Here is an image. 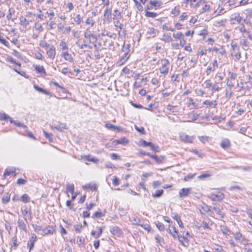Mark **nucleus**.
I'll use <instances>...</instances> for the list:
<instances>
[{
    "label": "nucleus",
    "mask_w": 252,
    "mask_h": 252,
    "mask_svg": "<svg viewBox=\"0 0 252 252\" xmlns=\"http://www.w3.org/2000/svg\"><path fill=\"white\" fill-rule=\"evenodd\" d=\"M57 67L59 68V71L61 72L64 74H67L71 73L70 69L68 67H63L62 69L60 68V64L57 65Z\"/></svg>",
    "instance_id": "nucleus-30"
},
{
    "label": "nucleus",
    "mask_w": 252,
    "mask_h": 252,
    "mask_svg": "<svg viewBox=\"0 0 252 252\" xmlns=\"http://www.w3.org/2000/svg\"><path fill=\"white\" fill-rule=\"evenodd\" d=\"M20 24L21 25L26 26L29 24V21L24 17H21L20 18Z\"/></svg>",
    "instance_id": "nucleus-53"
},
{
    "label": "nucleus",
    "mask_w": 252,
    "mask_h": 252,
    "mask_svg": "<svg viewBox=\"0 0 252 252\" xmlns=\"http://www.w3.org/2000/svg\"><path fill=\"white\" fill-rule=\"evenodd\" d=\"M113 19L114 20L120 19L121 17V13L118 9L115 10L113 13Z\"/></svg>",
    "instance_id": "nucleus-33"
},
{
    "label": "nucleus",
    "mask_w": 252,
    "mask_h": 252,
    "mask_svg": "<svg viewBox=\"0 0 252 252\" xmlns=\"http://www.w3.org/2000/svg\"><path fill=\"white\" fill-rule=\"evenodd\" d=\"M150 3L152 4L153 7H160L162 4V2L158 0H151L150 1Z\"/></svg>",
    "instance_id": "nucleus-39"
},
{
    "label": "nucleus",
    "mask_w": 252,
    "mask_h": 252,
    "mask_svg": "<svg viewBox=\"0 0 252 252\" xmlns=\"http://www.w3.org/2000/svg\"><path fill=\"white\" fill-rule=\"evenodd\" d=\"M162 40L167 42H170L172 41V38L170 35L167 34H163Z\"/></svg>",
    "instance_id": "nucleus-44"
},
{
    "label": "nucleus",
    "mask_w": 252,
    "mask_h": 252,
    "mask_svg": "<svg viewBox=\"0 0 252 252\" xmlns=\"http://www.w3.org/2000/svg\"><path fill=\"white\" fill-rule=\"evenodd\" d=\"M249 42L245 39H242L240 40V44L242 45L243 49L246 51L249 49Z\"/></svg>",
    "instance_id": "nucleus-27"
},
{
    "label": "nucleus",
    "mask_w": 252,
    "mask_h": 252,
    "mask_svg": "<svg viewBox=\"0 0 252 252\" xmlns=\"http://www.w3.org/2000/svg\"><path fill=\"white\" fill-rule=\"evenodd\" d=\"M237 87L239 89L238 91L245 89L244 82L243 80H242L241 81H240V82L238 83L237 84Z\"/></svg>",
    "instance_id": "nucleus-63"
},
{
    "label": "nucleus",
    "mask_w": 252,
    "mask_h": 252,
    "mask_svg": "<svg viewBox=\"0 0 252 252\" xmlns=\"http://www.w3.org/2000/svg\"><path fill=\"white\" fill-rule=\"evenodd\" d=\"M34 88L36 90H37L41 93H42L46 95H49L50 96H52V94H51V93L50 92H49L36 86V85H34Z\"/></svg>",
    "instance_id": "nucleus-24"
},
{
    "label": "nucleus",
    "mask_w": 252,
    "mask_h": 252,
    "mask_svg": "<svg viewBox=\"0 0 252 252\" xmlns=\"http://www.w3.org/2000/svg\"><path fill=\"white\" fill-rule=\"evenodd\" d=\"M213 3L210 1H206V0H200L198 2L199 5L202 6L203 12H209L211 9Z\"/></svg>",
    "instance_id": "nucleus-4"
},
{
    "label": "nucleus",
    "mask_w": 252,
    "mask_h": 252,
    "mask_svg": "<svg viewBox=\"0 0 252 252\" xmlns=\"http://www.w3.org/2000/svg\"><path fill=\"white\" fill-rule=\"evenodd\" d=\"M0 42L7 47H9V42L6 41L2 36L0 35Z\"/></svg>",
    "instance_id": "nucleus-58"
},
{
    "label": "nucleus",
    "mask_w": 252,
    "mask_h": 252,
    "mask_svg": "<svg viewBox=\"0 0 252 252\" xmlns=\"http://www.w3.org/2000/svg\"><path fill=\"white\" fill-rule=\"evenodd\" d=\"M51 127L52 129H56L60 131H62L63 129H67L65 123H59L57 126H52Z\"/></svg>",
    "instance_id": "nucleus-18"
},
{
    "label": "nucleus",
    "mask_w": 252,
    "mask_h": 252,
    "mask_svg": "<svg viewBox=\"0 0 252 252\" xmlns=\"http://www.w3.org/2000/svg\"><path fill=\"white\" fill-rule=\"evenodd\" d=\"M94 21L93 18V17H89L87 19L86 21V24L90 26V27H92L94 26Z\"/></svg>",
    "instance_id": "nucleus-43"
},
{
    "label": "nucleus",
    "mask_w": 252,
    "mask_h": 252,
    "mask_svg": "<svg viewBox=\"0 0 252 252\" xmlns=\"http://www.w3.org/2000/svg\"><path fill=\"white\" fill-rule=\"evenodd\" d=\"M199 139L201 142L208 141L212 140V139L210 137L206 136H199Z\"/></svg>",
    "instance_id": "nucleus-57"
},
{
    "label": "nucleus",
    "mask_w": 252,
    "mask_h": 252,
    "mask_svg": "<svg viewBox=\"0 0 252 252\" xmlns=\"http://www.w3.org/2000/svg\"><path fill=\"white\" fill-rule=\"evenodd\" d=\"M74 190V185L73 184H67L66 187V191L70 192L72 194H73Z\"/></svg>",
    "instance_id": "nucleus-31"
},
{
    "label": "nucleus",
    "mask_w": 252,
    "mask_h": 252,
    "mask_svg": "<svg viewBox=\"0 0 252 252\" xmlns=\"http://www.w3.org/2000/svg\"><path fill=\"white\" fill-rule=\"evenodd\" d=\"M55 231V229L53 226H48L46 227L45 228L43 229L42 234L44 235H48V234H52Z\"/></svg>",
    "instance_id": "nucleus-17"
},
{
    "label": "nucleus",
    "mask_w": 252,
    "mask_h": 252,
    "mask_svg": "<svg viewBox=\"0 0 252 252\" xmlns=\"http://www.w3.org/2000/svg\"><path fill=\"white\" fill-rule=\"evenodd\" d=\"M130 45L127 44L124 46L122 51L125 52L123 57L120 59L118 63L119 66L124 64L129 58L130 54L129 53Z\"/></svg>",
    "instance_id": "nucleus-1"
},
{
    "label": "nucleus",
    "mask_w": 252,
    "mask_h": 252,
    "mask_svg": "<svg viewBox=\"0 0 252 252\" xmlns=\"http://www.w3.org/2000/svg\"><path fill=\"white\" fill-rule=\"evenodd\" d=\"M180 139L183 142H192L194 140L195 136H188L185 133L180 134Z\"/></svg>",
    "instance_id": "nucleus-8"
},
{
    "label": "nucleus",
    "mask_w": 252,
    "mask_h": 252,
    "mask_svg": "<svg viewBox=\"0 0 252 252\" xmlns=\"http://www.w3.org/2000/svg\"><path fill=\"white\" fill-rule=\"evenodd\" d=\"M21 199L24 203H28L30 201V197L27 194H24L21 197Z\"/></svg>",
    "instance_id": "nucleus-51"
},
{
    "label": "nucleus",
    "mask_w": 252,
    "mask_h": 252,
    "mask_svg": "<svg viewBox=\"0 0 252 252\" xmlns=\"http://www.w3.org/2000/svg\"><path fill=\"white\" fill-rule=\"evenodd\" d=\"M173 36L174 38L177 40V39H181L183 38H184V35L181 32H178L176 33H174L173 34Z\"/></svg>",
    "instance_id": "nucleus-48"
},
{
    "label": "nucleus",
    "mask_w": 252,
    "mask_h": 252,
    "mask_svg": "<svg viewBox=\"0 0 252 252\" xmlns=\"http://www.w3.org/2000/svg\"><path fill=\"white\" fill-rule=\"evenodd\" d=\"M33 66L37 73L41 74V75L45 76L46 75V71L43 66L39 65H33Z\"/></svg>",
    "instance_id": "nucleus-10"
},
{
    "label": "nucleus",
    "mask_w": 252,
    "mask_h": 252,
    "mask_svg": "<svg viewBox=\"0 0 252 252\" xmlns=\"http://www.w3.org/2000/svg\"><path fill=\"white\" fill-rule=\"evenodd\" d=\"M189 102L188 103V106L190 107L191 106V109L196 108L198 107V104L193 102V99L191 97L188 98Z\"/></svg>",
    "instance_id": "nucleus-29"
},
{
    "label": "nucleus",
    "mask_w": 252,
    "mask_h": 252,
    "mask_svg": "<svg viewBox=\"0 0 252 252\" xmlns=\"http://www.w3.org/2000/svg\"><path fill=\"white\" fill-rule=\"evenodd\" d=\"M234 237L236 241L243 245H250L252 246V243H250L249 240L247 239L240 232H237L234 234Z\"/></svg>",
    "instance_id": "nucleus-3"
},
{
    "label": "nucleus",
    "mask_w": 252,
    "mask_h": 252,
    "mask_svg": "<svg viewBox=\"0 0 252 252\" xmlns=\"http://www.w3.org/2000/svg\"><path fill=\"white\" fill-rule=\"evenodd\" d=\"M158 33V31L155 29L153 27H149L148 29L147 34L149 35L148 38L150 36H152L153 37H155L157 34Z\"/></svg>",
    "instance_id": "nucleus-14"
},
{
    "label": "nucleus",
    "mask_w": 252,
    "mask_h": 252,
    "mask_svg": "<svg viewBox=\"0 0 252 252\" xmlns=\"http://www.w3.org/2000/svg\"><path fill=\"white\" fill-rule=\"evenodd\" d=\"M84 37L85 39L88 40L89 44L92 43L91 38H92L93 39L96 41L97 40V36L96 34H94L92 32L87 29L84 32Z\"/></svg>",
    "instance_id": "nucleus-5"
},
{
    "label": "nucleus",
    "mask_w": 252,
    "mask_h": 252,
    "mask_svg": "<svg viewBox=\"0 0 252 252\" xmlns=\"http://www.w3.org/2000/svg\"><path fill=\"white\" fill-rule=\"evenodd\" d=\"M84 158V159L86 161H91V162H93L94 163H96L99 160L98 159H97V158H95L91 157V156H90L89 155H88V156H85Z\"/></svg>",
    "instance_id": "nucleus-28"
},
{
    "label": "nucleus",
    "mask_w": 252,
    "mask_h": 252,
    "mask_svg": "<svg viewBox=\"0 0 252 252\" xmlns=\"http://www.w3.org/2000/svg\"><path fill=\"white\" fill-rule=\"evenodd\" d=\"M60 47L62 49V52H65L68 51V48L64 39L61 40V42L60 43Z\"/></svg>",
    "instance_id": "nucleus-23"
},
{
    "label": "nucleus",
    "mask_w": 252,
    "mask_h": 252,
    "mask_svg": "<svg viewBox=\"0 0 252 252\" xmlns=\"http://www.w3.org/2000/svg\"><path fill=\"white\" fill-rule=\"evenodd\" d=\"M196 174H188L187 176H185L184 178V181L185 182H188L190 181V180L193 179L195 176Z\"/></svg>",
    "instance_id": "nucleus-46"
},
{
    "label": "nucleus",
    "mask_w": 252,
    "mask_h": 252,
    "mask_svg": "<svg viewBox=\"0 0 252 252\" xmlns=\"http://www.w3.org/2000/svg\"><path fill=\"white\" fill-rule=\"evenodd\" d=\"M10 198V194L8 193H7L4 195L3 197L2 198V202L3 203H7L9 201Z\"/></svg>",
    "instance_id": "nucleus-41"
},
{
    "label": "nucleus",
    "mask_w": 252,
    "mask_h": 252,
    "mask_svg": "<svg viewBox=\"0 0 252 252\" xmlns=\"http://www.w3.org/2000/svg\"><path fill=\"white\" fill-rule=\"evenodd\" d=\"M163 192V189L157 190L154 194H152V196L154 198L159 197L161 196Z\"/></svg>",
    "instance_id": "nucleus-49"
},
{
    "label": "nucleus",
    "mask_w": 252,
    "mask_h": 252,
    "mask_svg": "<svg viewBox=\"0 0 252 252\" xmlns=\"http://www.w3.org/2000/svg\"><path fill=\"white\" fill-rule=\"evenodd\" d=\"M114 25L116 28H118L120 30L123 28V24L121 23L119 19L115 20L113 22Z\"/></svg>",
    "instance_id": "nucleus-42"
},
{
    "label": "nucleus",
    "mask_w": 252,
    "mask_h": 252,
    "mask_svg": "<svg viewBox=\"0 0 252 252\" xmlns=\"http://www.w3.org/2000/svg\"><path fill=\"white\" fill-rule=\"evenodd\" d=\"M15 13V11L13 8H10L8 10V13L6 15L7 19L10 20L12 18V16Z\"/></svg>",
    "instance_id": "nucleus-40"
},
{
    "label": "nucleus",
    "mask_w": 252,
    "mask_h": 252,
    "mask_svg": "<svg viewBox=\"0 0 252 252\" xmlns=\"http://www.w3.org/2000/svg\"><path fill=\"white\" fill-rule=\"evenodd\" d=\"M232 95V92L231 90L230 89H226L225 90V97L227 100H229Z\"/></svg>",
    "instance_id": "nucleus-45"
},
{
    "label": "nucleus",
    "mask_w": 252,
    "mask_h": 252,
    "mask_svg": "<svg viewBox=\"0 0 252 252\" xmlns=\"http://www.w3.org/2000/svg\"><path fill=\"white\" fill-rule=\"evenodd\" d=\"M105 126L107 128L112 131H115L116 130L119 131L122 129L121 127L114 126L110 123H106Z\"/></svg>",
    "instance_id": "nucleus-21"
},
{
    "label": "nucleus",
    "mask_w": 252,
    "mask_h": 252,
    "mask_svg": "<svg viewBox=\"0 0 252 252\" xmlns=\"http://www.w3.org/2000/svg\"><path fill=\"white\" fill-rule=\"evenodd\" d=\"M111 16V9L109 8L108 7H106L104 13V17L105 18H107V19H109Z\"/></svg>",
    "instance_id": "nucleus-37"
},
{
    "label": "nucleus",
    "mask_w": 252,
    "mask_h": 252,
    "mask_svg": "<svg viewBox=\"0 0 252 252\" xmlns=\"http://www.w3.org/2000/svg\"><path fill=\"white\" fill-rule=\"evenodd\" d=\"M231 21H236L238 23L241 24L243 20V18L240 16L239 13H235L230 16Z\"/></svg>",
    "instance_id": "nucleus-11"
},
{
    "label": "nucleus",
    "mask_w": 252,
    "mask_h": 252,
    "mask_svg": "<svg viewBox=\"0 0 252 252\" xmlns=\"http://www.w3.org/2000/svg\"><path fill=\"white\" fill-rule=\"evenodd\" d=\"M106 211H104L102 212L100 209H98L92 216V218L94 219L96 218H100L105 215Z\"/></svg>",
    "instance_id": "nucleus-15"
},
{
    "label": "nucleus",
    "mask_w": 252,
    "mask_h": 252,
    "mask_svg": "<svg viewBox=\"0 0 252 252\" xmlns=\"http://www.w3.org/2000/svg\"><path fill=\"white\" fill-rule=\"evenodd\" d=\"M200 211H202V213H205L210 211V208L208 206L204 205L201 207V210H200Z\"/></svg>",
    "instance_id": "nucleus-62"
},
{
    "label": "nucleus",
    "mask_w": 252,
    "mask_h": 252,
    "mask_svg": "<svg viewBox=\"0 0 252 252\" xmlns=\"http://www.w3.org/2000/svg\"><path fill=\"white\" fill-rule=\"evenodd\" d=\"M191 188H183L179 192V197L185 198L191 193Z\"/></svg>",
    "instance_id": "nucleus-7"
},
{
    "label": "nucleus",
    "mask_w": 252,
    "mask_h": 252,
    "mask_svg": "<svg viewBox=\"0 0 252 252\" xmlns=\"http://www.w3.org/2000/svg\"><path fill=\"white\" fill-rule=\"evenodd\" d=\"M61 56V57H63L65 61L69 63H71L73 61V58L71 55L68 53V51L65 52H62Z\"/></svg>",
    "instance_id": "nucleus-9"
},
{
    "label": "nucleus",
    "mask_w": 252,
    "mask_h": 252,
    "mask_svg": "<svg viewBox=\"0 0 252 252\" xmlns=\"http://www.w3.org/2000/svg\"><path fill=\"white\" fill-rule=\"evenodd\" d=\"M9 122L12 124H14L17 126L21 127V128H23L24 130H27V126L24 124L21 123L20 122L13 120L11 118V120H9Z\"/></svg>",
    "instance_id": "nucleus-19"
},
{
    "label": "nucleus",
    "mask_w": 252,
    "mask_h": 252,
    "mask_svg": "<svg viewBox=\"0 0 252 252\" xmlns=\"http://www.w3.org/2000/svg\"><path fill=\"white\" fill-rule=\"evenodd\" d=\"M131 222L133 224H135V225H140V220H139V219L137 217H134V218H132L131 220H130Z\"/></svg>",
    "instance_id": "nucleus-55"
},
{
    "label": "nucleus",
    "mask_w": 252,
    "mask_h": 252,
    "mask_svg": "<svg viewBox=\"0 0 252 252\" xmlns=\"http://www.w3.org/2000/svg\"><path fill=\"white\" fill-rule=\"evenodd\" d=\"M11 120V117L5 114L3 111L0 112V121H9Z\"/></svg>",
    "instance_id": "nucleus-26"
},
{
    "label": "nucleus",
    "mask_w": 252,
    "mask_h": 252,
    "mask_svg": "<svg viewBox=\"0 0 252 252\" xmlns=\"http://www.w3.org/2000/svg\"><path fill=\"white\" fill-rule=\"evenodd\" d=\"M145 16L147 17L155 18L158 16V14L155 12H150L145 9Z\"/></svg>",
    "instance_id": "nucleus-34"
},
{
    "label": "nucleus",
    "mask_w": 252,
    "mask_h": 252,
    "mask_svg": "<svg viewBox=\"0 0 252 252\" xmlns=\"http://www.w3.org/2000/svg\"><path fill=\"white\" fill-rule=\"evenodd\" d=\"M226 22V20L225 19L217 20L215 22L214 25L223 26L225 25Z\"/></svg>",
    "instance_id": "nucleus-38"
},
{
    "label": "nucleus",
    "mask_w": 252,
    "mask_h": 252,
    "mask_svg": "<svg viewBox=\"0 0 252 252\" xmlns=\"http://www.w3.org/2000/svg\"><path fill=\"white\" fill-rule=\"evenodd\" d=\"M203 104L205 105L212 106L213 108H215L218 104L216 100L211 101L209 99L204 101Z\"/></svg>",
    "instance_id": "nucleus-22"
},
{
    "label": "nucleus",
    "mask_w": 252,
    "mask_h": 252,
    "mask_svg": "<svg viewBox=\"0 0 252 252\" xmlns=\"http://www.w3.org/2000/svg\"><path fill=\"white\" fill-rule=\"evenodd\" d=\"M83 188L84 189H90L92 190H95L96 189V186L95 184L89 183L83 186Z\"/></svg>",
    "instance_id": "nucleus-35"
},
{
    "label": "nucleus",
    "mask_w": 252,
    "mask_h": 252,
    "mask_svg": "<svg viewBox=\"0 0 252 252\" xmlns=\"http://www.w3.org/2000/svg\"><path fill=\"white\" fill-rule=\"evenodd\" d=\"M43 133L45 137L47 138L49 141H51L52 139V134L49 133L45 130H43Z\"/></svg>",
    "instance_id": "nucleus-60"
},
{
    "label": "nucleus",
    "mask_w": 252,
    "mask_h": 252,
    "mask_svg": "<svg viewBox=\"0 0 252 252\" xmlns=\"http://www.w3.org/2000/svg\"><path fill=\"white\" fill-rule=\"evenodd\" d=\"M220 146L225 150L228 149L230 147V143H220Z\"/></svg>",
    "instance_id": "nucleus-64"
},
{
    "label": "nucleus",
    "mask_w": 252,
    "mask_h": 252,
    "mask_svg": "<svg viewBox=\"0 0 252 252\" xmlns=\"http://www.w3.org/2000/svg\"><path fill=\"white\" fill-rule=\"evenodd\" d=\"M85 239L81 237L78 236L77 238V243L79 246L83 245L84 244Z\"/></svg>",
    "instance_id": "nucleus-59"
},
{
    "label": "nucleus",
    "mask_w": 252,
    "mask_h": 252,
    "mask_svg": "<svg viewBox=\"0 0 252 252\" xmlns=\"http://www.w3.org/2000/svg\"><path fill=\"white\" fill-rule=\"evenodd\" d=\"M156 225L157 227V228L160 230V231H163L165 229V227L163 224L158 221L156 222Z\"/></svg>",
    "instance_id": "nucleus-47"
},
{
    "label": "nucleus",
    "mask_w": 252,
    "mask_h": 252,
    "mask_svg": "<svg viewBox=\"0 0 252 252\" xmlns=\"http://www.w3.org/2000/svg\"><path fill=\"white\" fill-rule=\"evenodd\" d=\"M18 225L20 229L26 231V225L23 220H19L18 221Z\"/></svg>",
    "instance_id": "nucleus-32"
},
{
    "label": "nucleus",
    "mask_w": 252,
    "mask_h": 252,
    "mask_svg": "<svg viewBox=\"0 0 252 252\" xmlns=\"http://www.w3.org/2000/svg\"><path fill=\"white\" fill-rule=\"evenodd\" d=\"M82 18L80 14H77L74 18V21L77 25H79L82 22Z\"/></svg>",
    "instance_id": "nucleus-50"
},
{
    "label": "nucleus",
    "mask_w": 252,
    "mask_h": 252,
    "mask_svg": "<svg viewBox=\"0 0 252 252\" xmlns=\"http://www.w3.org/2000/svg\"><path fill=\"white\" fill-rule=\"evenodd\" d=\"M111 232L115 235L119 236L122 234V230L117 226H113L110 227Z\"/></svg>",
    "instance_id": "nucleus-13"
},
{
    "label": "nucleus",
    "mask_w": 252,
    "mask_h": 252,
    "mask_svg": "<svg viewBox=\"0 0 252 252\" xmlns=\"http://www.w3.org/2000/svg\"><path fill=\"white\" fill-rule=\"evenodd\" d=\"M55 24L54 21L53 20L52 18H49V21L47 22V25L48 26V29L51 30L53 29V26Z\"/></svg>",
    "instance_id": "nucleus-54"
},
{
    "label": "nucleus",
    "mask_w": 252,
    "mask_h": 252,
    "mask_svg": "<svg viewBox=\"0 0 252 252\" xmlns=\"http://www.w3.org/2000/svg\"><path fill=\"white\" fill-rule=\"evenodd\" d=\"M32 227H33L34 231L37 233H39L40 232V231H42L43 229H42V226H38L37 225L33 224Z\"/></svg>",
    "instance_id": "nucleus-56"
},
{
    "label": "nucleus",
    "mask_w": 252,
    "mask_h": 252,
    "mask_svg": "<svg viewBox=\"0 0 252 252\" xmlns=\"http://www.w3.org/2000/svg\"><path fill=\"white\" fill-rule=\"evenodd\" d=\"M141 145H142L144 147L149 146L151 148V149L156 152H158L159 150V148L158 146H155L153 144V143H140Z\"/></svg>",
    "instance_id": "nucleus-20"
},
{
    "label": "nucleus",
    "mask_w": 252,
    "mask_h": 252,
    "mask_svg": "<svg viewBox=\"0 0 252 252\" xmlns=\"http://www.w3.org/2000/svg\"><path fill=\"white\" fill-rule=\"evenodd\" d=\"M39 45L42 48H45L46 50L51 47L50 44H49L46 41L43 40L40 41Z\"/></svg>",
    "instance_id": "nucleus-36"
},
{
    "label": "nucleus",
    "mask_w": 252,
    "mask_h": 252,
    "mask_svg": "<svg viewBox=\"0 0 252 252\" xmlns=\"http://www.w3.org/2000/svg\"><path fill=\"white\" fill-rule=\"evenodd\" d=\"M160 64L161 66L159 68L160 73L165 76L168 73L170 63L167 59H163L161 60Z\"/></svg>",
    "instance_id": "nucleus-2"
},
{
    "label": "nucleus",
    "mask_w": 252,
    "mask_h": 252,
    "mask_svg": "<svg viewBox=\"0 0 252 252\" xmlns=\"http://www.w3.org/2000/svg\"><path fill=\"white\" fill-rule=\"evenodd\" d=\"M97 231L92 230L91 235L95 238H98L102 233V228L100 227H96Z\"/></svg>",
    "instance_id": "nucleus-12"
},
{
    "label": "nucleus",
    "mask_w": 252,
    "mask_h": 252,
    "mask_svg": "<svg viewBox=\"0 0 252 252\" xmlns=\"http://www.w3.org/2000/svg\"><path fill=\"white\" fill-rule=\"evenodd\" d=\"M16 175L15 171L12 168H7L4 173L3 176L6 177L9 175H13L15 176Z\"/></svg>",
    "instance_id": "nucleus-25"
},
{
    "label": "nucleus",
    "mask_w": 252,
    "mask_h": 252,
    "mask_svg": "<svg viewBox=\"0 0 252 252\" xmlns=\"http://www.w3.org/2000/svg\"><path fill=\"white\" fill-rule=\"evenodd\" d=\"M90 44H89V42L87 43H85L84 44H78V47L81 49H84V47H88L90 49H92V46Z\"/></svg>",
    "instance_id": "nucleus-52"
},
{
    "label": "nucleus",
    "mask_w": 252,
    "mask_h": 252,
    "mask_svg": "<svg viewBox=\"0 0 252 252\" xmlns=\"http://www.w3.org/2000/svg\"><path fill=\"white\" fill-rule=\"evenodd\" d=\"M46 50V54L48 58H50L51 60H53L56 54V49L54 45H51V47Z\"/></svg>",
    "instance_id": "nucleus-6"
},
{
    "label": "nucleus",
    "mask_w": 252,
    "mask_h": 252,
    "mask_svg": "<svg viewBox=\"0 0 252 252\" xmlns=\"http://www.w3.org/2000/svg\"><path fill=\"white\" fill-rule=\"evenodd\" d=\"M215 195L216 198L218 200H221L224 198V194L221 192H219Z\"/></svg>",
    "instance_id": "nucleus-61"
},
{
    "label": "nucleus",
    "mask_w": 252,
    "mask_h": 252,
    "mask_svg": "<svg viewBox=\"0 0 252 252\" xmlns=\"http://www.w3.org/2000/svg\"><path fill=\"white\" fill-rule=\"evenodd\" d=\"M36 236L34 234H32L28 242V245L29 247L30 251L34 247V242L36 241Z\"/></svg>",
    "instance_id": "nucleus-16"
}]
</instances>
